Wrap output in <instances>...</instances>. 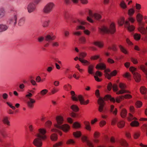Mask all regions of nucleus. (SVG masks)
I'll use <instances>...</instances> for the list:
<instances>
[{
    "label": "nucleus",
    "mask_w": 147,
    "mask_h": 147,
    "mask_svg": "<svg viewBox=\"0 0 147 147\" xmlns=\"http://www.w3.org/2000/svg\"><path fill=\"white\" fill-rule=\"evenodd\" d=\"M84 123L86 129L88 130H90L91 129V127L90 126L89 122L88 121H85L84 122Z\"/></svg>",
    "instance_id": "4c0bfd02"
},
{
    "label": "nucleus",
    "mask_w": 147,
    "mask_h": 147,
    "mask_svg": "<svg viewBox=\"0 0 147 147\" xmlns=\"http://www.w3.org/2000/svg\"><path fill=\"white\" fill-rule=\"evenodd\" d=\"M39 133L37 135V138L33 141L34 144L37 147L41 146L42 143L41 140H44L46 138L45 134L46 131L44 129H39Z\"/></svg>",
    "instance_id": "f03ea898"
},
{
    "label": "nucleus",
    "mask_w": 147,
    "mask_h": 147,
    "mask_svg": "<svg viewBox=\"0 0 147 147\" xmlns=\"http://www.w3.org/2000/svg\"><path fill=\"white\" fill-rule=\"evenodd\" d=\"M79 29L84 30V32L85 34L87 35H89L90 34V32L88 30H85V27L84 26H77L76 28V30H78Z\"/></svg>",
    "instance_id": "412c9836"
},
{
    "label": "nucleus",
    "mask_w": 147,
    "mask_h": 147,
    "mask_svg": "<svg viewBox=\"0 0 147 147\" xmlns=\"http://www.w3.org/2000/svg\"><path fill=\"white\" fill-rule=\"evenodd\" d=\"M17 16L16 14H14L13 16L9 19L8 22L9 24H13L15 26L17 23Z\"/></svg>",
    "instance_id": "f3484780"
},
{
    "label": "nucleus",
    "mask_w": 147,
    "mask_h": 147,
    "mask_svg": "<svg viewBox=\"0 0 147 147\" xmlns=\"http://www.w3.org/2000/svg\"><path fill=\"white\" fill-rule=\"evenodd\" d=\"M143 17L140 13H138L136 16V19L138 23L139 27L138 29V31L142 34L145 35L146 34V30L144 27V23L142 22Z\"/></svg>",
    "instance_id": "7ed1b4c3"
},
{
    "label": "nucleus",
    "mask_w": 147,
    "mask_h": 147,
    "mask_svg": "<svg viewBox=\"0 0 147 147\" xmlns=\"http://www.w3.org/2000/svg\"><path fill=\"white\" fill-rule=\"evenodd\" d=\"M62 142H59L58 143H56L53 146V147H57L62 145Z\"/></svg>",
    "instance_id": "052dcab7"
},
{
    "label": "nucleus",
    "mask_w": 147,
    "mask_h": 147,
    "mask_svg": "<svg viewBox=\"0 0 147 147\" xmlns=\"http://www.w3.org/2000/svg\"><path fill=\"white\" fill-rule=\"evenodd\" d=\"M135 12V10L133 8H131L128 10V14L129 16H131L133 15Z\"/></svg>",
    "instance_id": "c03bdc74"
},
{
    "label": "nucleus",
    "mask_w": 147,
    "mask_h": 147,
    "mask_svg": "<svg viewBox=\"0 0 147 147\" xmlns=\"http://www.w3.org/2000/svg\"><path fill=\"white\" fill-rule=\"evenodd\" d=\"M5 11L3 8H0V18H3L5 14Z\"/></svg>",
    "instance_id": "b1692460"
},
{
    "label": "nucleus",
    "mask_w": 147,
    "mask_h": 147,
    "mask_svg": "<svg viewBox=\"0 0 147 147\" xmlns=\"http://www.w3.org/2000/svg\"><path fill=\"white\" fill-rule=\"evenodd\" d=\"M125 22L124 18L123 17L120 18L118 20V23L120 26H122L123 24H125Z\"/></svg>",
    "instance_id": "bb28decb"
},
{
    "label": "nucleus",
    "mask_w": 147,
    "mask_h": 147,
    "mask_svg": "<svg viewBox=\"0 0 147 147\" xmlns=\"http://www.w3.org/2000/svg\"><path fill=\"white\" fill-rule=\"evenodd\" d=\"M79 60L82 63L85 64H89V62L87 60L81 58H79Z\"/></svg>",
    "instance_id": "49530a36"
},
{
    "label": "nucleus",
    "mask_w": 147,
    "mask_h": 147,
    "mask_svg": "<svg viewBox=\"0 0 147 147\" xmlns=\"http://www.w3.org/2000/svg\"><path fill=\"white\" fill-rule=\"evenodd\" d=\"M141 93L144 95V98L147 99V96L146 95L147 91L146 88L144 86H142L140 89Z\"/></svg>",
    "instance_id": "4be33fe9"
},
{
    "label": "nucleus",
    "mask_w": 147,
    "mask_h": 147,
    "mask_svg": "<svg viewBox=\"0 0 147 147\" xmlns=\"http://www.w3.org/2000/svg\"><path fill=\"white\" fill-rule=\"evenodd\" d=\"M36 6L33 3H30L28 4L27 7V9L29 13H31L33 12L35 10Z\"/></svg>",
    "instance_id": "2eb2a0df"
},
{
    "label": "nucleus",
    "mask_w": 147,
    "mask_h": 147,
    "mask_svg": "<svg viewBox=\"0 0 147 147\" xmlns=\"http://www.w3.org/2000/svg\"><path fill=\"white\" fill-rule=\"evenodd\" d=\"M57 123L55 125V127L57 129H52L51 131L52 132H58L60 135L62 134V133L59 130L62 129L63 131L67 132L69 129V126L67 124H64L61 125L64 121L63 117L61 116H57L56 118Z\"/></svg>",
    "instance_id": "f257e3e1"
},
{
    "label": "nucleus",
    "mask_w": 147,
    "mask_h": 147,
    "mask_svg": "<svg viewBox=\"0 0 147 147\" xmlns=\"http://www.w3.org/2000/svg\"><path fill=\"white\" fill-rule=\"evenodd\" d=\"M50 22V20H49L42 21V26L45 28L47 27L49 25Z\"/></svg>",
    "instance_id": "cd10ccee"
},
{
    "label": "nucleus",
    "mask_w": 147,
    "mask_h": 147,
    "mask_svg": "<svg viewBox=\"0 0 147 147\" xmlns=\"http://www.w3.org/2000/svg\"><path fill=\"white\" fill-rule=\"evenodd\" d=\"M113 89L115 92H116L119 91L117 86L116 84H115L112 86Z\"/></svg>",
    "instance_id": "864d4df0"
},
{
    "label": "nucleus",
    "mask_w": 147,
    "mask_h": 147,
    "mask_svg": "<svg viewBox=\"0 0 147 147\" xmlns=\"http://www.w3.org/2000/svg\"><path fill=\"white\" fill-rule=\"evenodd\" d=\"M131 61L134 64H137L138 63L137 60L133 57L131 58Z\"/></svg>",
    "instance_id": "6e6d98bb"
},
{
    "label": "nucleus",
    "mask_w": 147,
    "mask_h": 147,
    "mask_svg": "<svg viewBox=\"0 0 147 147\" xmlns=\"http://www.w3.org/2000/svg\"><path fill=\"white\" fill-rule=\"evenodd\" d=\"M2 121L4 124L8 126L10 125V122L9 121V117H4L2 119Z\"/></svg>",
    "instance_id": "6ab92c4d"
},
{
    "label": "nucleus",
    "mask_w": 147,
    "mask_h": 147,
    "mask_svg": "<svg viewBox=\"0 0 147 147\" xmlns=\"http://www.w3.org/2000/svg\"><path fill=\"white\" fill-rule=\"evenodd\" d=\"M120 6L123 9H125L127 7V6L124 1H122L121 2Z\"/></svg>",
    "instance_id": "de8ad7c7"
},
{
    "label": "nucleus",
    "mask_w": 147,
    "mask_h": 147,
    "mask_svg": "<svg viewBox=\"0 0 147 147\" xmlns=\"http://www.w3.org/2000/svg\"><path fill=\"white\" fill-rule=\"evenodd\" d=\"M100 32L102 33H110L113 34L115 31V24L112 23L110 25L109 28L105 26H102L99 28Z\"/></svg>",
    "instance_id": "20e7f679"
},
{
    "label": "nucleus",
    "mask_w": 147,
    "mask_h": 147,
    "mask_svg": "<svg viewBox=\"0 0 147 147\" xmlns=\"http://www.w3.org/2000/svg\"><path fill=\"white\" fill-rule=\"evenodd\" d=\"M98 104L99 105L98 110L101 113H104L106 111V109L104 107V101L100 97L98 100Z\"/></svg>",
    "instance_id": "9b49d317"
},
{
    "label": "nucleus",
    "mask_w": 147,
    "mask_h": 147,
    "mask_svg": "<svg viewBox=\"0 0 147 147\" xmlns=\"http://www.w3.org/2000/svg\"><path fill=\"white\" fill-rule=\"evenodd\" d=\"M119 86L121 88V90H119L116 92V94H122L124 93H130V92L128 91L125 90V89L126 88V85L121 83L119 84Z\"/></svg>",
    "instance_id": "f8f14e48"
},
{
    "label": "nucleus",
    "mask_w": 147,
    "mask_h": 147,
    "mask_svg": "<svg viewBox=\"0 0 147 147\" xmlns=\"http://www.w3.org/2000/svg\"><path fill=\"white\" fill-rule=\"evenodd\" d=\"M110 72V70L109 69L105 70V76L108 79H110L111 76H115L117 74V71L116 70L113 71L110 74L108 73V72Z\"/></svg>",
    "instance_id": "4468645a"
},
{
    "label": "nucleus",
    "mask_w": 147,
    "mask_h": 147,
    "mask_svg": "<svg viewBox=\"0 0 147 147\" xmlns=\"http://www.w3.org/2000/svg\"><path fill=\"white\" fill-rule=\"evenodd\" d=\"M136 68L133 67H130L129 68V70L133 74L134 78L136 81L137 82H139L141 80V76L139 74L136 72Z\"/></svg>",
    "instance_id": "9d476101"
},
{
    "label": "nucleus",
    "mask_w": 147,
    "mask_h": 147,
    "mask_svg": "<svg viewBox=\"0 0 147 147\" xmlns=\"http://www.w3.org/2000/svg\"><path fill=\"white\" fill-rule=\"evenodd\" d=\"M128 119L129 121H131L132 120H136L137 119L133 116L131 113H129L128 114Z\"/></svg>",
    "instance_id": "473e14b6"
},
{
    "label": "nucleus",
    "mask_w": 147,
    "mask_h": 147,
    "mask_svg": "<svg viewBox=\"0 0 147 147\" xmlns=\"http://www.w3.org/2000/svg\"><path fill=\"white\" fill-rule=\"evenodd\" d=\"M119 47L121 51L125 54H128V52L127 50L124 48L121 45H119Z\"/></svg>",
    "instance_id": "f704fd0d"
},
{
    "label": "nucleus",
    "mask_w": 147,
    "mask_h": 147,
    "mask_svg": "<svg viewBox=\"0 0 147 147\" xmlns=\"http://www.w3.org/2000/svg\"><path fill=\"white\" fill-rule=\"evenodd\" d=\"M55 6V4L53 2L48 3L44 7L43 12L46 14H49L52 11Z\"/></svg>",
    "instance_id": "0eeeda50"
},
{
    "label": "nucleus",
    "mask_w": 147,
    "mask_h": 147,
    "mask_svg": "<svg viewBox=\"0 0 147 147\" xmlns=\"http://www.w3.org/2000/svg\"><path fill=\"white\" fill-rule=\"evenodd\" d=\"M106 65L104 63H100L97 65L96 68L97 69H105L106 68Z\"/></svg>",
    "instance_id": "393cba45"
},
{
    "label": "nucleus",
    "mask_w": 147,
    "mask_h": 147,
    "mask_svg": "<svg viewBox=\"0 0 147 147\" xmlns=\"http://www.w3.org/2000/svg\"><path fill=\"white\" fill-rule=\"evenodd\" d=\"M127 21H128V22H129V21H130L131 23H133L134 21L135 20L134 19L132 18L131 17H130L128 18Z\"/></svg>",
    "instance_id": "69168bd1"
},
{
    "label": "nucleus",
    "mask_w": 147,
    "mask_h": 147,
    "mask_svg": "<svg viewBox=\"0 0 147 147\" xmlns=\"http://www.w3.org/2000/svg\"><path fill=\"white\" fill-rule=\"evenodd\" d=\"M132 127H137L139 125V123L137 121H134L130 123Z\"/></svg>",
    "instance_id": "58836bf2"
},
{
    "label": "nucleus",
    "mask_w": 147,
    "mask_h": 147,
    "mask_svg": "<svg viewBox=\"0 0 147 147\" xmlns=\"http://www.w3.org/2000/svg\"><path fill=\"white\" fill-rule=\"evenodd\" d=\"M133 36L135 39L137 40H139L141 38L140 34L138 33L134 34Z\"/></svg>",
    "instance_id": "e433bc0d"
},
{
    "label": "nucleus",
    "mask_w": 147,
    "mask_h": 147,
    "mask_svg": "<svg viewBox=\"0 0 147 147\" xmlns=\"http://www.w3.org/2000/svg\"><path fill=\"white\" fill-rule=\"evenodd\" d=\"M120 143L123 146H128V144L126 141L123 139L121 140L120 142Z\"/></svg>",
    "instance_id": "79ce46f5"
},
{
    "label": "nucleus",
    "mask_w": 147,
    "mask_h": 147,
    "mask_svg": "<svg viewBox=\"0 0 147 147\" xmlns=\"http://www.w3.org/2000/svg\"><path fill=\"white\" fill-rule=\"evenodd\" d=\"M140 136L139 133L136 132L134 134V137L135 139H137Z\"/></svg>",
    "instance_id": "bf43d9fd"
},
{
    "label": "nucleus",
    "mask_w": 147,
    "mask_h": 147,
    "mask_svg": "<svg viewBox=\"0 0 147 147\" xmlns=\"http://www.w3.org/2000/svg\"><path fill=\"white\" fill-rule=\"evenodd\" d=\"M75 143V141L73 140L70 139L67 141L66 144H73Z\"/></svg>",
    "instance_id": "3c124183"
},
{
    "label": "nucleus",
    "mask_w": 147,
    "mask_h": 147,
    "mask_svg": "<svg viewBox=\"0 0 147 147\" xmlns=\"http://www.w3.org/2000/svg\"><path fill=\"white\" fill-rule=\"evenodd\" d=\"M82 140L83 142H86L89 147H93L92 143L87 140V138L86 136H82Z\"/></svg>",
    "instance_id": "a211bd4d"
},
{
    "label": "nucleus",
    "mask_w": 147,
    "mask_h": 147,
    "mask_svg": "<svg viewBox=\"0 0 147 147\" xmlns=\"http://www.w3.org/2000/svg\"><path fill=\"white\" fill-rule=\"evenodd\" d=\"M0 134L4 138H5L7 135L6 131L3 129L0 130Z\"/></svg>",
    "instance_id": "72a5a7b5"
},
{
    "label": "nucleus",
    "mask_w": 147,
    "mask_h": 147,
    "mask_svg": "<svg viewBox=\"0 0 147 147\" xmlns=\"http://www.w3.org/2000/svg\"><path fill=\"white\" fill-rule=\"evenodd\" d=\"M28 93V94L26 95V97L28 98V99L27 102V104L29 107L30 108H32L35 101L33 99L30 98L32 96V94L29 92Z\"/></svg>",
    "instance_id": "1a4fd4ad"
},
{
    "label": "nucleus",
    "mask_w": 147,
    "mask_h": 147,
    "mask_svg": "<svg viewBox=\"0 0 147 147\" xmlns=\"http://www.w3.org/2000/svg\"><path fill=\"white\" fill-rule=\"evenodd\" d=\"M58 90L55 87L53 88L51 90V93L52 94H54L55 93L57 92L58 91Z\"/></svg>",
    "instance_id": "603ef678"
},
{
    "label": "nucleus",
    "mask_w": 147,
    "mask_h": 147,
    "mask_svg": "<svg viewBox=\"0 0 147 147\" xmlns=\"http://www.w3.org/2000/svg\"><path fill=\"white\" fill-rule=\"evenodd\" d=\"M48 91V90L47 89H43L40 92V93L42 95L44 96L47 94Z\"/></svg>",
    "instance_id": "8fccbe9b"
},
{
    "label": "nucleus",
    "mask_w": 147,
    "mask_h": 147,
    "mask_svg": "<svg viewBox=\"0 0 147 147\" xmlns=\"http://www.w3.org/2000/svg\"><path fill=\"white\" fill-rule=\"evenodd\" d=\"M9 26L6 25L0 24V32L6 30L8 28Z\"/></svg>",
    "instance_id": "5701e85b"
},
{
    "label": "nucleus",
    "mask_w": 147,
    "mask_h": 147,
    "mask_svg": "<svg viewBox=\"0 0 147 147\" xmlns=\"http://www.w3.org/2000/svg\"><path fill=\"white\" fill-rule=\"evenodd\" d=\"M114 107L113 105H111V106L110 112H112L113 114L116 115L117 114V110L116 109H115V110L114 111Z\"/></svg>",
    "instance_id": "2f4dec72"
},
{
    "label": "nucleus",
    "mask_w": 147,
    "mask_h": 147,
    "mask_svg": "<svg viewBox=\"0 0 147 147\" xmlns=\"http://www.w3.org/2000/svg\"><path fill=\"white\" fill-rule=\"evenodd\" d=\"M99 56L96 55H95V56L91 57V59L92 60H95L99 58Z\"/></svg>",
    "instance_id": "0e129e2a"
},
{
    "label": "nucleus",
    "mask_w": 147,
    "mask_h": 147,
    "mask_svg": "<svg viewBox=\"0 0 147 147\" xmlns=\"http://www.w3.org/2000/svg\"><path fill=\"white\" fill-rule=\"evenodd\" d=\"M71 94L72 95V99L75 101H78L79 100L81 105H86L89 102V100H88L85 101L84 97L81 95H78V97L75 96V93L73 91L71 92Z\"/></svg>",
    "instance_id": "423d86ee"
},
{
    "label": "nucleus",
    "mask_w": 147,
    "mask_h": 147,
    "mask_svg": "<svg viewBox=\"0 0 147 147\" xmlns=\"http://www.w3.org/2000/svg\"><path fill=\"white\" fill-rule=\"evenodd\" d=\"M132 97V96L129 94L125 95L124 96H119L117 97L115 100L114 98L112 97L111 96L107 95L105 96V100L109 99L111 101L115 102V101L118 103H119L121 100L123 98L126 99L130 98Z\"/></svg>",
    "instance_id": "39448f33"
},
{
    "label": "nucleus",
    "mask_w": 147,
    "mask_h": 147,
    "mask_svg": "<svg viewBox=\"0 0 147 147\" xmlns=\"http://www.w3.org/2000/svg\"><path fill=\"white\" fill-rule=\"evenodd\" d=\"M25 19L24 18H22L19 20L18 25L19 26H21L23 25L24 23Z\"/></svg>",
    "instance_id": "c9c22d12"
},
{
    "label": "nucleus",
    "mask_w": 147,
    "mask_h": 147,
    "mask_svg": "<svg viewBox=\"0 0 147 147\" xmlns=\"http://www.w3.org/2000/svg\"><path fill=\"white\" fill-rule=\"evenodd\" d=\"M73 22L74 23H77L78 24H81L84 25L85 24V22L79 19H74L73 21Z\"/></svg>",
    "instance_id": "c85d7f7f"
},
{
    "label": "nucleus",
    "mask_w": 147,
    "mask_h": 147,
    "mask_svg": "<svg viewBox=\"0 0 147 147\" xmlns=\"http://www.w3.org/2000/svg\"><path fill=\"white\" fill-rule=\"evenodd\" d=\"M125 26L128 30L130 32L133 31L135 29V26L133 25H131L129 22L127 21H125Z\"/></svg>",
    "instance_id": "dca6fc26"
},
{
    "label": "nucleus",
    "mask_w": 147,
    "mask_h": 147,
    "mask_svg": "<svg viewBox=\"0 0 147 147\" xmlns=\"http://www.w3.org/2000/svg\"><path fill=\"white\" fill-rule=\"evenodd\" d=\"M80 43L81 44H85L86 42V39L84 36H81L79 39Z\"/></svg>",
    "instance_id": "7c9ffc66"
},
{
    "label": "nucleus",
    "mask_w": 147,
    "mask_h": 147,
    "mask_svg": "<svg viewBox=\"0 0 147 147\" xmlns=\"http://www.w3.org/2000/svg\"><path fill=\"white\" fill-rule=\"evenodd\" d=\"M127 112L126 110L125 109H121V115L122 118L125 117L127 115Z\"/></svg>",
    "instance_id": "a878e982"
},
{
    "label": "nucleus",
    "mask_w": 147,
    "mask_h": 147,
    "mask_svg": "<svg viewBox=\"0 0 147 147\" xmlns=\"http://www.w3.org/2000/svg\"><path fill=\"white\" fill-rule=\"evenodd\" d=\"M136 7L137 9L139 10L141 8V5L140 4L136 3Z\"/></svg>",
    "instance_id": "e2e57ef3"
},
{
    "label": "nucleus",
    "mask_w": 147,
    "mask_h": 147,
    "mask_svg": "<svg viewBox=\"0 0 147 147\" xmlns=\"http://www.w3.org/2000/svg\"><path fill=\"white\" fill-rule=\"evenodd\" d=\"M52 45L53 47H58L59 46V43L56 42H52Z\"/></svg>",
    "instance_id": "13d9d810"
},
{
    "label": "nucleus",
    "mask_w": 147,
    "mask_h": 147,
    "mask_svg": "<svg viewBox=\"0 0 147 147\" xmlns=\"http://www.w3.org/2000/svg\"><path fill=\"white\" fill-rule=\"evenodd\" d=\"M73 126L75 128H78L80 127V125L78 122H75L73 124Z\"/></svg>",
    "instance_id": "5fc2aeb1"
},
{
    "label": "nucleus",
    "mask_w": 147,
    "mask_h": 147,
    "mask_svg": "<svg viewBox=\"0 0 147 147\" xmlns=\"http://www.w3.org/2000/svg\"><path fill=\"white\" fill-rule=\"evenodd\" d=\"M55 38V36L52 33L47 34L45 37V40L48 42H51L52 41L54 40Z\"/></svg>",
    "instance_id": "ddd939ff"
},
{
    "label": "nucleus",
    "mask_w": 147,
    "mask_h": 147,
    "mask_svg": "<svg viewBox=\"0 0 147 147\" xmlns=\"http://www.w3.org/2000/svg\"><path fill=\"white\" fill-rule=\"evenodd\" d=\"M112 85L111 82H110L108 84L107 86V88L109 90H110L112 88Z\"/></svg>",
    "instance_id": "338daca9"
},
{
    "label": "nucleus",
    "mask_w": 147,
    "mask_h": 147,
    "mask_svg": "<svg viewBox=\"0 0 147 147\" xmlns=\"http://www.w3.org/2000/svg\"><path fill=\"white\" fill-rule=\"evenodd\" d=\"M136 105L138 107H140L142 105V103L140 101H137L136 103Z\"/></svg>",
    "instance_id": "4d7b16f0"
},
{
    "label": "nucleus",
    "mask_w": 147,
    "mask_h": 147,
    "mask_svg": "<svg viewBox=\"0 0 147 147\" xmlns=\"http://www.w3.org/2000/svg\"><path fill=\"white\" fill-rule=\"evenodd\" d=\"M51 139L53 141H55L57 140V135L55 134H53L51 136Z\"/></svg>",
    "instance_id": "ea45409f"
},
{
    "label": "nucleus",
    "mask_w": 147,
    "mask_h": 147,
    "mask_svg": "<svg viewBox=\"0 0 147 147\" xmlns=\"http://www.w3.org/2000/svg\"><path fill=\"white\" fill-rule=\"evenodd\" d=\"M64 33L65 36L66 37H67L69 34V32L67 30H65Z\"/></svg>",
    "instance_id": "774afa93"
},
{
    "label": "nucleus",
    "mask_w": 147,
    "mask_h": 147,
    "mask_svg": "<svg viewBox=\"0 0 147 147\" xmlns=\"http://www.w3.org/2000/svg\"><path fill=\"white\" fill-rule=\"evenodd\" d=\"M94 68V66L92 65H91L89 66L88 67V72L90 74H93L92 71Z\"/></svg>",
    "instance_id": "37998d69"
},
{
    "label": "nucleus",
    "mask_w": 147,
    "mask_h": 147,
    "mask_svg": "<svg viewBox=\"0 0 147 147\" xmlns=\"http://www.w3.org/2000/svg\"><path fill=\"white\" fill-rule=\"evenodd\" d=\"M88 13L89 16L87 17V19L88 21L91 23L93 22V20L91 17L97 20H99L101 18V16L100 14L97 13H95L93 14L92 11L90 10H88Z\"/></svg>",
    "instance_id": "6e6552de"
},
{
    "label": "nucleus",
    "mask_w": 147,
    "mask_h": 147,
    "mask_svg": "<svg viewBox=\"0 0 147 147\" xmlns=\"http://www.w3.org/2000/svg\"><path fill=\"white\" fill-rule=\"evenodd\" d=\"M73 135L76 138H79L81 136V132L79 131H77L76 132H74Z\"/></svg>",
    "instance_id": "c756f323"
},
{
    "label": "nucleus",
    "mask_w": 147,
    "mask_h": 147,
    "mask_svg": "<svg viewBox=\"0 0 147 147\" xmlns=\"http://www.w3.org/2000/svg\"><path fill=\"white\" fill-rule=\"evenodd\" d=\"M125 123L123 121H120L117 124L118 127L119 128H122L124 126Z\"/></svg>",
    "instance_id": "09e8293b"
},
{
    "label": "nucleus",
    "mask_w": 147,
    "mask_h": 147,
    "mask_svg": "<svg viewBox=\"0 0 147 147\" xmlns=\"http://www.w3.org/2000/svg\"><path fill=\"white\" fill-rule=\"evenodd\" d=\"M71 108L74 112L78 111L79 110L78 107L75 105H72L71 106Z\"/></svg>",
    "instance_id": "a19ab883"
},
{
    "label": "nucleus",
    "mask_w": 147,
    "mask_h": 147,
    "mask_svg": "<svg viewBox=\"0 0 147 147\" xmlns=\"http://www.w3.org/2000/svg\"><path fill=\"white\" fill-rule=\"evenodd\" d=\"M106 123V122L105 121L103 120H102L100 122V127H102L105 125Z\"/></svg>",
    "instance_id": "680f3d73"
},
{
    "label": "nucleus",
    "mask_w": 147,
    "mask_h": 147,
    "mask_svg": "<svg viewBox=\"0 0 147 147\" xmlns=\"http://www.w3.org/2000/svg\"><path fill=\"white\" fill-rule=\"evenodd\" d=\"M102 75V74L99 71H96L95 75L94 76V77L95 80L98 82H100L101 80V79H99L98 77H100Z\"/></svg>",
    "instance_id": "aec40b11"
},
{
    "label": "nucleus",
    "mask_w": 147,
    "mask_h": 147,
    "mask_svg": "<svg viewBox=\"0 0 147 147\" xmlns=\"http://www.w3.org/2000/svg\"><path fill=\"white\" fill-rule=\"evenodd\" d=\"M94 44L96 46H98L100 48L102 47L103 46V44L100 42H94Z\"/></svg>",
    "instance_id": "a18cd8bd"
}]
</instances>
